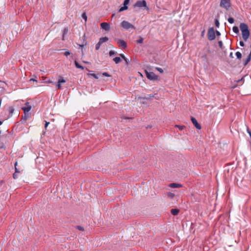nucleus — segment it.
<instances>
[{"label":"nucleus","instance_id":"obj_26","mask_svg":"<svg viewBox=\"0 0 251 251\" xmlns=\"http://www.w3.org/2000/svg\"><path fill=\"white\" fill-rule=\"evenodd\" d=\"M101 45V44H100V43L99 42L98 44L96 45V50H98L100 49Z\"/></svg>","mask_w":251,"mask_h":251},{"label":"nucleus","instance_id":"obj_41","mask_svg":"<svg viewBox=\"0 0 251 251\" xmlns=\"http://www.w3.org/2000/svg\"><path fill=\"white\" fill-rule=\"evenodd\" d=\"M124 60H125L126 64H128L129 63V61L126 58Z\"/></svg>","mask_w":251,"mask_h":251},{"label":"nucleus","instance_id":"obj_48","mask_svg":"<svg viewBox=\"0 0 251 251\" xmlns=\"http://www.w3.org/2000/svg\"><path fill=\"white\" fill-rule=\"evenodd\" d=\"M216 33L218 35H220V33L218 31H216Z\"/></svg>","mask_w":251,"mask_h":251},{"label":"nucleus","instance_id":"obj_17","mask_svg":"<svg viewBox=\"0 0 251 251\" xmlns=\"http://www.w3.org/2000/svg\"><path fill=\"white\" fill-rule=\"evenodd\" d=\"M179 212V210L177 209H172L171 210V213L173 215H176Z\"/></svg>","mask_w":251,"mask_h":251},{"label":"nucleus","instance_id":"obj_5","mask_svg":"<svg viewBox=\"0 0 251 251\" xmlns=\"http://www.w3.org/2000/svg\"><path fill=\"white\" fill-rule=\"evenodd\" d=\"M147 77L151 80H155L158 79V76L153 72L146 71Z\"/></svg>","mask_w":251,"mask_h":251},{"label":"nucleus","instance_id":"obj_16","mask_svg":"<svg viewBox=\"0 0 251 251\" xmlns=\"http://www.w3.org/2000/svg\"><path fill=\"white\" fill-rule=\"evenodd\" d=\"M108 40V38L106 37H102L100 39L99 42L100 44H102L103 43L107 41Z\"/></svg>","mask_w":251,"mask_h":251},{"label":"nucleus","instance_id":"obj_43","mask_svg":"<svg viewBox=\"0 0 251 251\" xmlns=\"http://www.w3.org/2000/svg\"><path fill=\"white\" fill-rule=\"evenodd\" d=\"M30 81H35V82H37V80H36V79H34V78H31V79H30Z\"/></svg>","mask_w":251,"mask_h":251},{"label":"nucleus","instance_id":"obj_28","mask_svg":"<svg viewBox=\"0 0 251 251\" xmlns=\"http://www.w3.org/2000/svg\"><path fill=\"white\" fill-rule=\"evenodd\" d=\"M102 75L106 77H110L111 75L107 72H104L102 74Z\"/></svg>","mask_w":251,"mask_h":251},{"label":"nucleus","instance_id":"obj_42","mask_svg":"<svg viewBox=\"0 0 251 251\" xmlns=\"http://www.w3.org/2000/svg\"><path fill=\"white\" fill-rule=\"evenodd\" d=\"M68 32V29H65L64 30V34H66V33H67Z\"/></svg>","mask_w":251,"mask_h":251},{"label":"nucleus","instance_id":"obj_33","mask_svg":"<svg viewBox=\"0 0 251 251\" xmlns=\"http://www.w3.org/2000/svg\"><path fill=\"white\" fill-rule=\"evenodd\" d=\"M218 44H219V47L221 48H223V43H222V42L221 41H220L218 42Z\"/></svg>","mask_w":251,"mask_h":251},{"label":"nucleus","instance_id":"obj_37","mask_svg":"<svg viewBox=\"0 0 251 251\" xmlns=\"http://www.w3.org/2000/svg\"><path fill=\"white\" fill-rule=\"evenodd\" d=\"M50 123L48 122H46V124H45V128H47L48 125H49Z\"/></svg>","mask_w":251,"mask_h":251},{"label":"nucleus","instance_id":"obj_18","mask_svg":"<svg viewBox=\"0 0 251 251\" xmlns=\"http://www.w3.org/2000/svg\"><path fill=\"white\" fill-rule=\"evenodd\" d=\"M75 67L77 68H79V69H81L82 70H83L84 69L83 67L80 65L78 62L76 61H75Z\"/></svg>","mask_w":251,"mask_h":251},{"label":"nucleus","instance_id":"obj_40","mask_svg":"<svg viewBox=\"0 0 251 251\" xmlns=\"http://www.w3.org/2000/svg\"><path fill=\"white\" fill-rule=\"evenodd\" d=\"M247 131H248V133L250 134V137H251V131L249 130V128H248Z\"/></svg>","mask_w":251,"mask_h":251},{"label":"nucleus","instance_id":"obj_50","mask_svg":"<svg viewBox=\"0 0 251 251\" xmlns=\"http://www.w3.org/2000/svg\"><path fill=\"white\" fill-rule=\"evenodd\" d=\"M79 47L82 48L84 47V45H79Z\"/></svg>","mask_w":251,"mask_h":251},{"label":"nucleus","instance_id":"obj_32","mask_svg":"<svg viewBox=\"0 0 251 251\" xmlns=\"http://www.w3.org/2000/svg\"><path fill=\"white\" fill-rule=\"evenodd\" d=\"M70 51H69V50H66L65 51V52H64V55H65V56H68V55H70Z\"/></svg>","mask_w":251,"mask_h":251},{"label":"nucleus","instance_id":"obj_1","mask_svg":"<svg viewBox=\"0 0 251 251\" xmlns=\"http://www.w3.org/2000/svg\"><path fill=\"white\" fill-rule=\"evenodd\" d=\"M240 28L242 32V35L243 39L247 41L250 36V31L248 26L245 23H241Z\"/></svg>","mask_w":251,"mask_h":251},{"label":"nucleus","instance_id":"obj_24","mask_svg":"<svg viewBox=\"0 0 251 251\" xmlns=\"http://www.w3.org/2000/svg\"><path fill=\"white\" fill-rule=\"evenodd\" d=\"M167 196L170 198V199H172L174 198V194L172 193H171V192H169L167 193Z\"/></svg>","mask_w":251,"mask_h":251},{"label":"nucleus","instance_id":"obj_45","mask_svg":"<svg viewBox=\"0 0 251 251\" xmlns=\"http://www.w3.org/2000/svg\"><path fill=\"white\" fill-rule=\"evenodd\" d=\"M120 55L123 59H125L126 58V57L123 54H121Z\"/></svg>","mask_w":251,"mask_h":251},{"label":"nucleus","instance_id":"obj_39","mask_svg":"<svg viewBox=\"0 0 251 251\" xmlns=\"http://www.w3.org/2000/svg\"><path fill=\"white\" fill-rule=\"evenodd\" d=\"M239 44L241 47H243L244 46V43L242 41H240Z\"/></svg>","mask_w":251,"mask_h":251},{"label":"nucleus","instance_id":"obj_3","mask_svg":"<svg viewBox=\"0 0 251 251\" xmlns=\"http://www.w3.org/2000/svg\"><path fill=\"white\" fill-rule=\"evenodd\" d=\"M207 36L208 39L210 41L213 40L215 39V31L213 27H210L208 29Z\"/></svg>","mask_w":251,"mask_h":251},{"label":"nucleus","instance_id":"obj_46","mask_svg":"<svg viewBox=\"0 0 251 251\" xmlns=\"http://www.w3.org/2000/svg\"><path fill=\"white\" fill-rule=\"evenodd\" d=\"M204 33H205V31L203 30L202 32H201V36L203 37L204 35Z\"/></svg>","mask_w":251,"mask_h":251},{"label":"nucleus","instance_id":"obj_34","mask_svg":"<svg viewBox=\"0 0 251 251\" xmlns=\"http://www.w3.org/2000/svg\"><path fill=\"white\" fill-rule=\"evenodd\" d=\"M114 54H115L114 51H113V50L110 51V52H109V55L110 56L113 55Z\"/></svg>","mask_w":251,"mask_h":251},{"label":"nucleus","instance_id":"obj_8","mask_svg":"<svg viewBox=\"0 0 251 251\" xmlns=\"http://www.w3.org/2000/svg\"><path fill=\"white\" fill-rule=\"evenodd\" d=\"M66 82V80L62 77L59 76L57 84L56 85V88L57 89H60L62 87L61 84Z\"/></svg>","mask_w":251,"mask_h":251},{"label":"nucleus","instance_id":"obj_36","mask_svg":"<svg viewBox=\"0 0 251 251\" xmlns=\"http://www.w3.org/2000/svg\"><path fill=\"white\" fill-rule=\"evenodd\" d=\"M45 82L46 83H53V82L50 80V79H48V80L46 81Z\"/></svg>","mask_w":251,"mask_h":251},{"label":"nucleus","instance_id":"obj_11","mask_svg":"<svg viewBox=\"0 0 251 251\" xmlns=\"http://www.w3.org/2000/svg\"><path fill=\"white\" fill-rule=\"evenodd\" d=\"M191 120L192 123L193 124V125L195 126V127L198 129H201V125L198 123L197 120L195 118L191 117Z\"/></svg>","mask_w":251,"mask_h":251},{"label":"nucleus","instance_id":"obj_49","mask_svg":"<svg viewBox=\"0 0 251 251\" xmlns=\"http://www.w3.org/2000/svg\"><path fill=\"white\" fill-rule=\"evenodd\" d=\"M13 177L15 179L17 178L16 175L14 174H13Z\"/></svg>","mask_w":251,"mask_h":251},{"label":"nucleus","instance_id":"obj_4","mask_svg":"<svg viewBox=\"0 0 251 251\" xmlns=\"http://www.w3.org/2000/svg\"><path fill=\"white\" fill-rule=\"evenodd\" d=\"M220 5L221 7L228 10L230 7V0H221Z\"/></svg>","mask_w":251,"mask_h":251},{"label":"nucleus","instance_id":"obj_52","mask_svg":"<svg viewBox=\"0 0 251 251\" xmlns=\"http://www.w3.org/2000/svg\"><path fill=\"white\" fill-rule=\"evenodd\" d=\"M42 78H43V79L44 80H45V79H46V77H44V76H43V77H42Z\"/></svg>","mask_w":251,"mask_h":251},{"label":"nucleus","instance_id":"obj_31","mask_svg":"<svg viewBox=\"0 0 251 251\" xmlns=\"http://www.w3.org/2000/svg\"><path fill=\"white\" fill-rule=\"evenodd\" d=\"M156 70H157V71H159L160 73H163V69H162V68H158V67H157V68H156Z\"/></svg>","mask_w":251,"mask_h":251},{"label":"nucleus","instance_id":"obj_30","mask_svg":"<svg viewBox=\"0 0 251 251\" xmlns=\"http://www.w3.org/2000/svg\"><path fill=\"white\" fill-rule=\"evenodd\" d=\"M17 165H18V162H16L15 163V173H19V172L18 171V169L17 168Z\"/></svg>","mask_w":251,"mask_h":251},{"label":"nucleus","instance_id":"obj_6","mask_svg":"<svg viewBox=\"0 0 251 251\" xmlns=\"http://www.w3.org/2000/svg\"><path fill=\"white\" fill-rule=\"evenodd\" d=\"M134 6L138 7H147L146 1L145 0L137 1L134 4Z\"/></svg>","mask_w":251,"mask_h":251},{"label":"nucleus","instance_id":"obj_29","mask_svg":"<svg viewBox=\"0 0 251 251\" xmlns=\"http://www.w3.org/2000/svg\"><path fill=\"white\" fill-rule=\"evenodd\" d=\"M201 57L202 59H206L207 58L206 54H203L201 55Z\"/></svg>","mask_w":251,"mask_h":251},{"label":"nucleus","instance_id":"obj_51","mask_svg":"<svg viewBox=\"0 0 251 251\" xmlns=\"http://www.w3.org/2000/svg\"><path fill=\"white\" fill-rule=\"evenodd\" d=\"M1 83H2V85L3 86H4V85H5V83H4V82H1Z\"/></svg>","mask_w":251,"mask_h":251},{"label":"nucleus","instance_id":"obj_35","mask_svg":"<svg viewBox=\"0 0 251 251\" xmlns=\"http://www.w3.org/2000/svg\"><path fill=\"white\" fill-rule=\"evenodd\" d=\"M13 111H14V108H13V107H10L9 108V112H10V113H12L13 112Z\"/></svg>","mask_w":251,"mask_h":251},{"label":"nucleus","instance_id":"obj_22","mask_svg":"<svg viewBox=\"0 0 251 251\" xmlns=\"http://www.w3.org/2000/svg\"><path fill=\"white\" fill-rule=\"evenodd\" d=\"M113 60L116 64H118L121 61V59L119 57H116L113 59Z\"/></svg>","mask_w":251,"mask_h":251},{"label":"nucleus","instance_id":"obj_14","mask_svg":"<svg viewBox=\"0 0 251 251\" xmlns=\"http://www.w3.org/2000/svg\"><path fill=\"white\" fill-rule=\"evenodd\" d=\"M87 75L89 76H93L96 79H98V76L96 74H95L93 71H89V72L87 73Z\"/></svg>","mask_w":251,"mask_h":251},{"label":"nucleus","instance_id":"obj_38","mask_svg":"<svg viewBox=\"0 0 251 251\" xmlns=\"http://www.w3.org/2000/svg\"><path fill=\"white\" fill-rule=\"evenodd\" d=\"M143 39L142 38H141L139 40L137 41V42L138 43H142L143 42Z\"/></svg>","mask_w":251,"mask_h":251},{"label":"nucleus","instance_id":"obj_27","mask_svg":"<svg viewBox=\"0 0 251 251\" xmlns=\"http://www.w3.org/2000/svg\"><path fill=\"white\" fill-rule=\"evenodd\" d=\"M215 25L217 27H219V25H220V23L219 22V21L218 19H216L215 21Z\"/></svg>","mask_w":251,"mask_h":251},{"label":"nucleus","instance_id":"obj_2","mask_svg":"<svg viewBox=\"0 0 251 251\" xmlns=\"http://www.w3.org/2000/svg\"><path fill=\"white\" fill-rule=\"evenodd\" d=\"M121 26L125 30H128L130 29H135V26L129 22L126 21H123L120 24Z\"/></svg>","mask_w":251,"mask_h":251},{"label":"nucleus","instance_id":"obj_20","mask_svg":"<svg viewBox=\"0 0 251 251\" xmlns=\"http://www.w3.org/2000/svg\"><path fill=\"white\" fill-rule=\"evenodd\" d=\"M233 31L235 33H238L239 32V29L237 26H234L232 28Z\"/></svg>","mask_w":251,"mask_h":251},{"label":"nucleus","instance_id":"obj_13","mask_svg":"<svg viewBox=\"0 0 251 251\" xmlns=\"http://www.w3.org/2000/svg\"><path fill=\"white\" fill-rule=\"evenodd\" d=\"M251 50L248 56V58L244 62V65L246 66L251 61Z\"/></svg>","mask_w":251,"mask_h":251},{"label":"nucleus","instance_id":"obj_15","mask_svg":"<svg viewBox=\"0 0 251 251\" xmlns=\"http://www.w3.org/2000/svg\"><path fill=\"white\" fill-rule=\"evenodd\" d=\"M170 186L172 188H180L182 185L180 184L173 183L170 184Z\"/></svg>","mask_w":251,"mask_h":251},{"label":"nucleus","instance_id":"obj_44","mask_svg":"<svg viewBox=\"0 0 251 251\" xmlns=\"http://www.w3.org/2000/svg\"><path fill=\"white\" fill-rule=\"evenodd\" d=\"M229 56H230V57L233 58V53L232 52H230Z\"/></svg>","mask_w":251,"mask_h":251},{"label":"nucleus","instance_id":"obj_54","mask_svg":"<svg viewBox=\"0 0 251 251\" xmlns=\"http://www.w3.org/2000/svg\"><path fill=\"white\" fill-rule=\"evenodd\" d=\"M79 229L81 230L82 229H81V227H79Z\"/></svg>","mask_w":251,"mask_h":251},{"label":"nucleus","instance_id":"obj_12","mask_svg":"<svg viewBox=\"0 0 251 251\" xmlns=\"http://www.w3.org/2000/svg\"><path fill=\"white\" fill-rule=\"evenodd\" d=\"M118 45L123 48H125L126 46V43L123 40H118L117 42Z\"/></svg>","mask_w":251,"mask_h":251},{"label":"nucleus","instance_id":"obj_25","mask_svg":"<svg viewBox=\"0 0 251 251\" xmlns=\"http://www.w3.org/2000/svg\"><path fill=\"white\" fill-rule=\"evenodd\" d=\"M234 19L232 17H229L228 19V22L230 23V24H233L234 23Z\"/></svg>","mask_w":251,"mask_h":251},{"label":"nucleus","instance_id":"obj_10","mask_svg":"<svg viewBox=\"0 0 251 251\" xmlns=\"http://www.w3.org/2000/svg\"><path fill=\"white\" fill-rule=\"evenodd\" d=\"M100 27L106 31H109L110 28V25L108 23L105 22L100 24Z\"/></svg>","mask_w":251,"mask_h":251},{"label":"nucleus","instance_id":"obj_21","mask_svg":"<svg viewBox=\"0 0 251 251\" xmlns=\"http://www.w3.org/2000/svg\"><path fill=\"white\" fill-rule=\"evenodd\" d=\"M235 55L238 59H240L242 58V54L239 51L236 52Z\"/></svg>","mask_w":251,"mask_h":251},{"label":"nucleus","instance_id":"obj_53","mask_svg":"<svg viewBox=\"0 0 251 251\" xmlns=\"http://www.w3.org/2000/svg\"><path fill=\"white\" fill-rule=\"evenodd\" d=\"M2 124V122L0 121V126Z\"/></svg>","mask_w":251,"mask_h":251},{"label":"nucleus","instance_id":"obj_7","mask_svg":"<svg viewBox=\"0 0 251 251\" xmlns=\"http://www.w3.org/2000/svg\"><path fill=\"white\" fill-rule=\"evenodd\" d=\"M22 109L24 110L25 114L28 113L31 109V106L29 105V103L27 102L25 103V106L23 107Z\"/></svg>","mask_w":251,"mask_h":251},{"label":"nucleus","instance_id":"obj_19","mask_svg":"<svg viewBox=\"0 0 251 251\" xmlns=\"http://www.w3.org/2000/svg\"><path fill=\"white\" fill-rule=\"evenodd\" d=\"M175 126L177 127L180 130H182L185 127V126L183 125H176Z\"/></svg>","mask_w":251,"mask_h":251},{"label":"nucleus","instance_id":"obj_23","mask_svg":"<svg viewBox=\"0 0 251 251\" xmlns=\"http://www.w3.org/2000/svg\"><path fill=\"white\" fill-rule=\"evenodd\" d=\"M82 17L84 20L85 23H86L87 22V17L86 13H83L82 14Z\"/></svg>","mask_w":251,"mask_h":251},{"label":"nucleus","instance_id":"obj_9","mask_svg":"<svg viewBox=\"0 0 251 251\" xmlns=\"http://www.w3.org/2000/svg\"><path fill=\"white\" fill-rule=\"evenodd\" d=\"M129 1H130V0H125L124 2V6L121 7L120 9H119V12H122L124 10H126L128 9V4H129Z\"/></svg>","mask_w":251,"mask_h":251},{"label":"nucleus","instance_id":"obj_47","mask_svg":"<svg viewBox=\"0 0 251 251\" xmlns=\"http://www.w3.org/2000/svg\"><path fill=\"white\" fill-rule=\"evenodd\" d=\"M4 148V145L3 144L0 145V148L1 149V148Z\"/></svg>","mask_w":251,"mask_h":251}]
</instances>
